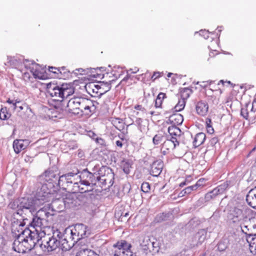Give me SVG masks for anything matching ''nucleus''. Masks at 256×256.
Instances as JSON below:
<instances>
[{"label": "nucleus", "instance_id": "nucleus-1", "mask_svg": "<svg viewBox=\"0 0 256 256\" xmlns=\"http://www.w3.org/2000/svg\"><path fill=\"white\" fill-rule=\"evenodd\" d=\"M42 188L44 190H46V192H42V191H40L38 188H37L34 198H20V210H18L16 214L22 216L23 214H26L28 212L32 214L40 206L49 202L50 200L48 199L49 192L46 186H43Z\"/></svg>", "mask_w": 256, "mask_h": 256}, {"label": "nucleus", "instance_id": "nucleus-2", "mask_svg": "<svg viewBox=\"0 0 256 256\" xmlns=\"http://www.w3.org/2000/svg\"><path fill=\"white\" fill-rule=\"evenodd\" d=\"M92 101L82 98H74L70 100L64 106L66 112L78 116L90 114L91 112Z\"/></svg>", "mask_w": 256, "mask_h": 256}, {"label": "nucleus", "instance_id": "nucleus-3", "mask_svg": "<svg viewBox=\"0 0 256 256\" xmlns=\"http://www.w3.org/2000/svg\"><path fill=\"white\" fill-rule=\"evenodd\" d=\"M48 93L54 98L53 100L56 102L54 108L59 112L64 110V100L74 93V88L70 84H63L60 86H54L51 88H48Z\"/></svg>", "mask_w": 256, "mask_h": 256}, {"label": "nucleus", "instance_id": "nucleus-4", "mask_svg": "<svg viewBox=\"0 0 256 256\" xmlns=\"http://www.w3.org/2000/svg\"><path fill=\"white\" fill-rule=\"evenodd\" d=\"M59 177V172L56 168H49L45 172L38 176L37 178V182L36 184V186L37 188H38L40 191L42 192H46V190H43V186H46L48 191L49 192L50 195L48 196V199L50 200L52 197V194L50 190L48 188V184L46 182H48L50 184H52V186H54L55 184L56 185Z\"/></svg>", "mask_w": 256, "mask_h": 256}, {"label": "nucleus", "instance_id": "nucleus-5", "mask_svg": "<svg viewBox=\"0 0 256 256\" xmlns=\"http://www.w3.org/2000/svg\"><path fill=\"white\" fill-rule=\"evenodd\" d=\"M54 215V214L48 211L47 208L44 206L37 211L35 215L33 216L28 226L34 229L36 232L41 230L42 228L46 226L49 217Z\"/></svg>", "mask_w": 256, "mask_h": 256}, {"label": "nucleus", "instance_id": "nucleus-6", "mask_svg": "<svg viewBox=\"0 0 256 256\" xmlns=\"http://www.w3.org/2000/svg\"><path fill=\"white\" fill-rule=\"evenodd\" d=\"M13 250L18 253H26L33 248L32 242L26 239L23 236L18 234L12 244Z\"/></svg>", "mask_w": 256, "mask_h": 256}, {"label": "nucleus", "instance_id": "nucleus-7", "mask_svg": "<svg viewBox=\"0 0 256 256\" xmlns=\"http://www.w3.org/2000/svg\"><path fill=\"white\" fill-rule=\"evenodd\" d=\"M39 244L42 249L44 248V250L48 252L54 251L60 247L59 242L53 233L52 236L44 233V236H41V243Z\"/></svg>", "mask_w": 256, "mask_h": 256}, {"label": "nucleus", "instance_id": "nucleus-8", "mask_svg": "<svg viewBox=\"0 0 256 256\" xmlns=\"http://www.w3.org/2000/svg\"><path fill=\"white\" fill-rule=\"evenodd\" d=\"M79 177L80 184L87 186H96V182L99 181L98 176L90 172L87 168L81 172Z\"/></svg>", "mask_w": 256, "mask_h": 256}, {"label": "nucleus", "instance_id": "nucleus-9", "mask_svg": "<svg viewBox=\"0 0 256 256\" xmlns=\"http://www.w3.org/2000/svg\"><path fill=\"white\" fill-rule=\"evenodd\" d=\"M114 247L117 248L114 256H136L130 250L131 244L124 240L118 242L114 245Z\"/></svg>", "mask_w": 256, "mask_h": 256}, {"label": "nucleus", "instance_id": "nucleus-10", "mask_svg": "<svg viewBox=\"0 0 256 256\" xmlns=\"http://www.w3.org/2000/svg\"><path fill=\"white\" fill-rule=\"evenodd\" d=\"M69 230L78 241L87 238L90 234V232L88 230V227L82 224H76L72 229H69Z\"/></svg>", "mask_w": 256, "mask_h": 256}, {"label": "nucleus", "instance_id": "nucleus-11", "mask_svg": "<svg viewBox=\"0 0 256 256\" xmlns=\"http://www.w3.org/2000/svg\"><path fill=\"white\" fill-rule=\"evenodd\" d=\"M98 176L99 181L102 180V183L106 184L108 182L110 183L111 181L114 178V173L112 169L106 166H102L99 170Z\"/></svg>", "mask_w": 256, "mask_h": 256}, {"label": "nucleus", "instance_id": "nucleus-12", "mask_svg": "<svg viewBox=\"0 0 256 256\" xmlns=\"http://www.w3.org/2000/svg\"><path fill=\"white\" fill-rule=\"evenodd\" d=\"M38 232H36L35 230H30L29 228H26L21 232L20 234L23 236L26 239H28V241L30 240L34 248L36 243L39 244L40 242H41V238H39L40 236Z\"/></svg>", "mask_w": 256, "mask_h": 256}, {"label": "nucleus", "instance_id": "nucleus-13", "mask_svg": "<svg viewBox=\"0 0 256 256\" xmlns=\"http://www.w3.org/2000/svg\"><path fill=\"white\" fill-rule=\"evenodd\" d=\"M79 172V171L76 170V172L74 170L72 172H70L66 174V176H68V178H66L67 180V186H69L70 184H74L78 185V183L74 181V177L76 176L78 173ZM78 186L79 188V190H84V192H81L82 193L84 192V193H88V195L92 197L94 196V194L92 193H90V192H92V188L88 190L87 188L86 190H84V188H80V186Z\"/></svg>", "mask_w": 256, "mask_h": 256}, {"label": "nucleus", "instance_id": "nucleus-14", "mask_svg": "<svg viewBox=\"0 0 256 256\" xmlns=\"http://www.w3.org/2000/svg\"><path fill=\"white\" fill-rule=\"evenodd\" d=\"M163 166L162 160H158L154 162L151 164L150 174L154 176H158L162 172Z\"/></svg>", "mask_w": 256, "mask_h": 256}, {"label": "nucleus", "instance_id": "nucleus-15", "mask_svg": "<svg viewBox=\"0 0 256 256\" xmlns=\"http://www.w3.org/2000/svg\"><path fill=\"white\" fill-rule=\"evenodd\" d=\"M64 200V206L66 208H73L77 206L78 204V198L72 194L66 195Z\"/></svg>", "mask_w": 256, "mask_h": 256}, {"label": "nucleus", "instance_id": "nucleus-16", "mask_svg": "<svg viewBox=\"0 0 256 256\" xmlns=\"http://www.w3.org/2000/svg\"><path fill=\"white\" fill-rule=\"evenodd\" d=\"M48 206L46 207L47 208L48 211L51 209L53 212H60L62 210V208L64 206V200L62 199H56L53 200L51 204H48Z\"/></svg>", "mask_w": 256, "mask_h": 256}, {"label": "nucleus", "instance_id": "nucleus-17", "mask_svg": "<svg viewBox=\"0 0 256 256\" xmlns=\"http://www.w3.org/2000/svg\"><path fill=\"white\" fill-rule=\"evenodd\" d=\"M196 113L200 116H205L207 114L208 110V105L204 100H200L196 104Z\"/></svg>", "mask_w": 256, "mask_h": 256}, {"label": "nucleus", "instance_id": "nucleus-18", "mask_svg": "<svg viewBox=\"0 0 256 256\" xmlns=\"http://www.w3.org/2000/svg\"><path fill=\"white\" fill-rule=\"evenodd\" d=\"M129 216V212L126 210L124 208L121 206L118 208H116L114 213V217L117 218L118 221L125 222L128 220V216Z\"/></svg>", "mask_w": 256, "mask_h": 256}, {"label": "nucleus", "instance_id": "nucleus-19", "mask_svg": "<svg viewBox=\"0 0 256 256\" xmlns=\"http://www.w3.org/2000/svg\"><path fill=\"white\" fill-rule=\"evenodd\" d=\"M246 201L250 206L256 209V186L248 192L246 196Z\"/></svg>", "mask_w": 256, "mask_h": 256}, {"label": "nucleus", "instance_id": "nucleus-20", "mask_svg": "<svg viewBox=\"0 0 256 256\" xmlns=\"http://www.w3.org/2000/svg\"><path fill=\"white\" fill-rule=\"evenodd\" d=\"M67 236H68L67 235ZM74 246V241L72 240H68V236L64 237L61 241L60 246L62 250L66 251L70 250Z\"/></svg>", "mask_w": 256, "mask_h": 256}, {"label": "nucleus", "instance_id": "nucleus-21", "mask_svg": "<svg viewBox=\"0 0 256 256\" xmlns=\"http://www.w3.org/2000/svg\"><path fill=\"white\" fill-rule=\"evenodd\" d=\"M173 218L171 212H164L158 214L154 218V222H162L164 221L170 220Z\"/></svg>", "mask_w": 256, "mask_h": 256}, {"label": "nucleus", "instance_id": "nucleus-22", "mask_svg": "<svg viewBox=\"0 0 256 256\" xmlns=\"http://www.w3.org/2000/svg\"><path fill=\"white\" fill-rule=\"evenodd\" d=\"M168 121L174 125H180L184 121L183 116L180 114H174L170 116ZM167 122L168 123V122Z\"/></svg>", "mask_w": 256, "mask_h": 256}, {"label": "nucleus", "instance_id": "nucleus-23", "mask_svg": "<svg viewBox=\"0 0 256 256\" xmlns=\"http://www.w3.org/2000/svg\"><path fill=\"white\" fill-rule=\"evenodd\" d=\"M26 140H16L13 143V148L16 153L18 154L22 150H24L26 146L24 144V142Z\"/></svg>", "mask_w": 256, "mask_h": 256}, {"label": "nucleus", "instance_id": "nucleus-24", "mask_svg": "<svg viewBox=\"0 0 256 256\" xmlns=\"http://www.w3.org/2000/svg\"><path fill=\"white\" fill-rule=\"evenodd\" d=\"M176 142H177V139L172 136L170 140H166L164 142L162 148L167 150H173L176 146Z\"/></svg>", "mask_w": 256, "mask_h": 256}, {"label": "nucleus", "instance_id": "nucleus-25", "mask_svg": "<svg viewBox=\"0 0 256 256\" xmlns=\"http://www.w3.org/2000/svg\"><path fill=\"white\" fill-rule=\"evenodd\" d=\"M206 136L203 132H199L196 135L194 139L193 142L194 146L195 148H197L202 144L205 140Z\"/></svg>", "mask_w": 256, "mask_h": 256}, {"label": "nucleus", "instance_id": "nucleus-26", "mask_svg": "<svg viewBox=\"0 0 256 256\" xmlns=\"http://www.w3.org/2000/svg\"><path fill=\"white\" fill-rule=\"evenodd\" d=\"M70 230H69V229L66 228L64 230V232H60L59 230H54L53 232L54 235V236L56 239L58 240V241L59 242V246H60V243L62 240L63 239V238H64V237H67V234L68 235H70Z\"/></svg>", "mask_w": 256, "mask_h": 256}, {"label": "nucleus", "instance_id": "nucleus-27", "mask_svg": "<svg viewBox=\"0 0 256 256\" xmlns=\"http://www.w3.org/2000/svg\"><path fill=\"white\" fill-rule=\"evenodd\" d=\"M230 184V181H226L222 184L218 186L216 188H214V194H218L224 193L226 190L229 188Z\"/></svg>", "mask_w": 256, "mask_h": 256}, {"label": "nucleus", "instance_id": "nucleus-28", "mask_svg": "<svg viewBox=\"0 0 256 256\" xmlns=\"http://www.w3.org/2000/svg\"><path fill=\"white\" fill-rule=\"evenodd\" d=\"M230 215L238 220H241L243 218V212L242 209L235 207L230 211Z\"/></svg>", "mask_w": 256, "mask_h": 256}, {"label": "nucleus", "instance_id": "nucleus-29", "mask_svg": "<svg viewBox=\"0 0 256 256\" xmlns=\"http://www.w3.org/2000/svg\"><path fill=\"white\" fill-rule=\"evenodd\" d=\"M206 232L204 229L200 230L196 234L195 236L198 238L197 246L201 244L206 238Z\"/></svg>", "mask_w": 256, "mask_h": 256}, {"label": "nucleus", "instance_id": "nucleus-30", "mask_svg": "<svg viewBox=\"0 0 256 256\" xmlns=\"http://www.w3.org/2000/svg\"><path fill=\"white\" fill-rule=\"evenodd\" d=\"M113 81L110 80L108 82H101V90L100 91V96H102L109 91L111 89V82Z\"/></svg>", "mask_w": 256, "mask_h": 256}, {"label": "nucleus", "instance_id": "nucleus-31", "mask_svg": "<svg viewBox=\"0 0 256 256\" xmlns=\"http://www.w3.org/2000/svg\"><path fill=\"white\" fill-rule=\"evenodd\" d=\"M192 90L189 88H183L180 90V94L182 100H186L188 98Z\"/></svg>", "mask_w": 256, "mask_h": 256}, {"label": "nucleus", "instance_id": "nucleus-32", "mask_svg": "<svg viewBox=\"0 0 256 256\" xmlns=\"http://www.w3.org/2000/svg\"><path fill=\"white\" fill-rule=\"evenodd\" d=\"M168 132L171 136H178L180 135L182 132L176 126V125H172L168 128Z\"/></svg>", "mask_w": 256, "mask_h": 256}, {"label": "nucleus", "instance_id": "nucleus-33", "mask_svg": "<svg viewBox=\"0 0 256 256\" xmlns=\"http://www.w3.org/2000/svg\"><path fill=\"white\" fill-rule=\"evenodd\" d=\"M68 176H66V174H63L62 176H59L56 185H58L59 186H62V188L67 186L68 183L66 178H68Z\"/></svg>", "mask_w": 256, "mask_h": 256}, {"label": "nucleus", "instance_id": "nucleus-34", "mask_svg": "<svg viewBox=\"0 0 256 256\" xmlns=\"http://www.w3.org/2000/svg\"><path fill=\"white\" fill-rule=\"evenodd\" d=\"M148 246H150L152 252H158L159 251V242L156 240L155 242H151L149 239Z\"/></svg>", "mask_w": 256, "mask_h": 256}, {"label": "nucleus", "instance_id": "nucleus-35", "mask_svg": "<svg viewBox=\"0 0 256 256\" xmlns=\"http://www.w3.org/2000/svg\"><path fill=\"white\" fill-rule=\"evenodd\" d=\"M6 102L10 104V108L14 111L17 108V106H18V104H20L21 102L18 100H12L10 98H8L6 100Z\"/></svg>", "mask_w": 256, "mask_h": 256}, {"label": "nucleus", "instance_id": "nucleus-36", "mask_svg": "<svg viewBox=\"0 0 256 256\" xmlns=\"http://www.w3.org/2000/svg\"><path fill=\"white\" fill-rule=\"evenodd\" d=\"M121 166L122 167L124 173L126 174L130 173V164L128 160H123L121 162Z\"/></svg>", "mask_w": 256, "mask_h": 256}, {"label": "nucleus", "instance_id": "nucleus-37", "mask_svg": "<svg viewBox=\"0 0 256 256\" xmlns=\"http://www.w3.org/2000/svg\"><path fill=\"white\" fill-rule=\"evenodd\" d=\"M80 253L81 256H100L94 251L88 249H84L80 250Z\"/></svg>", "mask_w": 256, "mask_h": 256}, {"label": "nucleus", "instance_id": "nucleus-38", "mask_svg": "<svg viewBox=\"0 0 256 256\" xmlns=\"http://www.w3.org/2000/svg\"><path fill=\"white\" fill-rule=\"evenodd\" d=\"M20 198L14 200V202H10L8 204V207L12 210H16L18 212V210H20V205L19 204Z\"/></svg>", "mask_w": 256, "mask_h": 256}, {"label": "nucleus", "instance_id": "nucleus-39", "mask_svg": "<svg viewBox=\"0 0 256 256\" xmlns=\"http://www.w3.org/2000/svg\"><path fill=\"white\" fill-rule=\"evenodd\" d=\"M10 114L8 112L7 108L6 107L2 108L0 110V119L2 120H5L8 119Z\"/></svg>", "mask_w": 256, "mask_h": 256}, {"label": "nucleus", "instance_id": "nucleus-40", "mask_svg": "<svg viewBox=\"0 0 256 256\" xmlns=\"http://www.w3.org/2000/svg\"><path fill=\"white\" fill-rule=\"evenodd\" d=\"M164 138V136L162 134H157L153 138L152 142L154 145H158L162 142Z\"/></svg>", "mask_w": 256, "mask_h": 256}, {"label": "nucleus", "instance_id": "nucleus-41", "mask_svg": "<svg viewBox=\"0 0 256 256\" xmlns=\"http://www.w3.org/2000/svg\"><path fill=\"white\" fill-rule=\"evenodd\" d=\"M186 101L184 100H180L178 103L174 107L176 112H180L182 110L185 106Z\"/></svg>", "mask_w": 256, "mask_h": 256}, {"label": "nucleus", "instance_id": "nucleus-42", "mask_svg": "<svg viewBox=\"0 0 256 256\" xmlns=\"http://www.w3.org/2000/svg\"><path fill=\"white\" fill-rule=\"evenodd\" d=\"M246 234L248 235L247 241L250 242V244H256V234H248L246 232Z\"/></svg>", "mask_w": 256, "mask_h": 256}, {"label": "nucleus", "instance_id": "nucleus-43", "mask_svg": "<svg viewBox=\"0 0 256 256\" xmlns=\"http://www.w3.org/2000/svg\"><path fill=\"white\" fill-rule=\"evenodd\" d=\"M206 123L208 132L210 134H213L214 132V130L212 127V122L211 119L209 118H206Z\"/></svg>", "mask_w": 256, "mask_h": 256}, {"label": "nucleus", "instance_id": "nucleus-44", "mask_svg": "<svg viewBox=\"0 0 256 256\" xmlns=\"http://www.w3.org/2000/svg\"><path fill=\"white\" fill-rule=\"evenodd\" d=\"M228 243L226 241L222 240L218 244V249L220 252H224L228 248Z\"/></svg>", "mask_w": 256, "mask_h": 256}, {"label": "nucleus", "instance_id": "nucleus-45", "mask_svg": "<svg viewBox=\"0 0 256 256\" xmlns=\"http://www.w3.org/2000/svg\"><path fill=\"white\" fill-rule=\"evenodd\" d=\"M214 189L206 194L204 197L206 201H209L218 195L217 194H214Z\"/></svg>", "mask_w": 256, "mask_h": 256}, {"label": "nucleus", "instance_id": "nucleus-46", "mask_svg": "<svg viewBox=\"0 0 256 256\" xmlns=\"http://www.w3.org/2000/svg\"><path fill=\"white\" fill-rule=\"evenodd\" d=\"M141 190L144 192H148L150 190V184L147 182H144L142 184Z\"/></svg>", "mask_w": 256, "mask_h": 256}, {"label": "nucleus", "instance_id": "nucleus-47", "mask_svg": "<svg viewBox=\"0 0 256 256\" xmlns=\"http://www.w3.org/2000/svg\"><path fill=\"white\" fill-rule=\"evenodd\" d=\"M148 242L149 239L146 240V241L144 240L143 242L140 244V246L142 247L143 250L146 251L148 250L150 252H152L150 246H148Z\"/></svg>", "mask_w": 256, "mask_h": 256}, {"label": "nucleus", "instance_id": "nucleus-48", "mask_svg": "<svg viewBox=\"0 0 256 256\" xmlns=\"http://www.w3.org/2000/svg\"><path fill=\"white\" fill-rule=\"evenodd\" d=\"M199 32L200 36H203L205 39H208L209 37V34L210 32L208 30H202L199 31V32H196L195 34Z\"/></svg>", "mask_w": 256, "mask_h": 256}, {"label": "nucleus", "instance_id": "nucleus-49", "mask_svg": "<svg viewBox=\"0 0 256 256\" xmlns=\"http://www.w3.org/2000/svg\"><path fill=\"white\" fill-rule=\"evenodd\" d=\"M240 114L244 118L248 120V113L246 108H242L240 110Z\"/></svg>", "mask_w": 256, "mask_h": 256}, {"label": "nucleus", "instance_id": "nucleus-50", "mask_svg": "<svg viewBox=\"0 0 256 256\" xmlns=\"http://www.w3.org/2000/svg\"><path fill=\"white\" fill-rule=\"evenodd\" d=\"M192 180L191 176H188L186 178L185 180L183 182H182L180 184V187H183L184 186L187 185L188 184H189Z\"/></svg>", "mask_w": 256, "mask_h": 256}, {"label": "nucleus", "instance_id": "nucleus-51", "mask_svg": "<svg viewBox=\"0 0 256 256\" xmlns=\"http://www.w3.org/2000/svg\"><path fill=\"white\" fill-rule=\"evenodd\" d=\"M96 142L102 146H106V141L101 138L96 137Z\"/></svg>", "mask_w": 256, "mask_h": 256}, {"label": "nucleus", "instance_id": "nucleus-52", "mask_svg": "<svg viewBox=\"0 0 256 256\" xmlns=\"http://www.w3.org/2000/svg\"><path fill=\"white\" fill-rule=\"evenodd\" d=\"M48 70L50 72H53L54 74H58V72H60V73L62 74V71H60V68L53 66H49Z\"/></svg>", "mask_w": 256, "mask_h": 256}, {"label": "nucleus", "instance_id": "nucleus-53", "mask_svg": "<svg viewBox=\"0 0 256 256\" xmlns=\"http://www.w3.org/2000/svg\"><path fill=\"white\" fill-rule=\"evenodd\" d=\"M218 142V138L217 137H214L210 140L209 144L210 146H214Z\"/></svg>", "mask_w": 256, "mask_h": 256}, {"label": "nucleus", "instance_id": "nucleus-54", "mask_svg": "<svg viewBox=\"0 0 256 256\" xmlns=\"http://www.w3.org/2000/svg\"><path fill=\"white\" fill-rule=\"evenodd\" d=\"M186 192L187 194H190L191 193L192 191L196 190H197V188H196V186L193 185L191 186H188L186 187Z\"/></svg>", "mask_w": 256, "mask_h": 256}, {"label": "nucleus", "instance_id": "nucleus-55", "mask_svg": "<svg viewBox=\"0 0 256 256\" xmlns=\"http://www.w3.org/2000/svg\"><path fill=\"white\" fill-rule=\"evenodd\" d=\"M70 235H68V240H72V241H74V244L77 243L78 240L76 239L74 237V235L72 234V232H69Z\"/></svg>", "mask_w": 256, "mask_h": 256}, {"label": "nucleus", "instance_id": "nucleus-56", "mask_svg": "<svg viewBox=\"0 0 256 256\" xmlns=\"http://www.w3.org/2000/svg\"><path fill=\"white\" fill-rule=\"evenodd\" d=\"M204 180V179H200L196 183L194 184L196 188L198 189V187L202 186H203L202 182Z\"/></svg>", "mask_w": 256, "mask_h": 256}, {"label": "nucleus", "instance_id": "nucleus-57", "mask_svg": "<svg viewBox=\"0 0 256 256\" xmlns=\"http://www.w3.org/2000/svg\"><path fill=\"white\" fill-rule=\"evenodd\" d=\"M101 82H100L99 84L94 85V88H96V94L100 93V91L101 90V86H102Z\"/></svg>", "mask_w": 256, "mask_h": 256}, {"label": "nucleus", "instance_id": "nucleus-58", "mask_svg": "<svg viewBox=\"0 0 256 256\" xmlns=\"http://www.w3.org/2000/svg\"><path fill=\"white\" fill-rule=\"evenodd\" d=\"M142 120L141 118H137L136 122L138 125V128L140 130L142 128Z\"/></svg>", "mask_w": 256, "mask_h": 256}, {"label": "nucleus", "instance_id": "nucleus-59", "mask_svg": "<svg viewBox=\"0 0 256 256\" xmlns=\"http://www.w3.org/2000/svg\"><path fill=\"white\" fill-rule=\"evenodd\" d=\"M166 98V94L163 92H160L156 97L157 99H159L160 100H162Z\"/></svg>", "mask_w": 256, "mask_h": 256}, {"label": "nucleus", "instance_id": "nucleus-60", "mask_svg": "<svg viewBox=\"0 0 256 256\" xmlns=\"http://www.w3.org/2000/svg\"><path fill=\"white\" fill-rule=\"evenodd\" d=\"M162 100H160L159 99L156 98L155 100V106L156 108H160L162 106Z\"/></svg>", "mask_w": 256, "mask_h": 256}, {"label": "nucleus", "instance_id": "nucleus-61", "mask_svg": "<svg viewBox=\"0 0 256 256\" xmlns=\"http://www.w3.org/2000/svg\"><path fill=\"white\" fill-rule=\"evenodd\" d=\"M88 135L90 137L92 138L93 140H96V138L98 137L95 133L92 131H90L88 132Z\"/></svg>", "mask_w": 256, "mask_h": 256}, {"label": "nucleus", "instance_id": "nucleus-62", "mask_svg": "<svg viewBox=\"0 0 256 256\" xmlns=\"http://www.w3.org/2000/svg\"><path fill=\"white\" fill-rule=\"evenodd\" d=\"M186 194H187V193L186 192V189L184 188L179 193V194H178V196L182 197L184 196Z\"/></svg>", "mask_w": 256, "mask_h": 256}, {"label": "nucleus", "instance_id": "nucleus-63", "mask_svg": "<svg viewBox=\"0 0 256 256\" xmlns=\"http://www.w3.org/2000/svg\"><path fill=\"white\" fill-rule=\"evenodd\" d=\"M134 108L142 111H144L145 110L144 108H143L141 105H136L134 106Z\"/></svg>", "mask_w": 256, "mask_h": 256}, {"label": "nucleus", "instance_id": "nucleus-64", "mask_svg": "<svg viewBox=\"0 0 256 256\" xmlns=\"http://www.w3.org/2000/svg\"><path fill=\"white\" fill-rule=\"evenodd\" d=\"M159 76H160V73L158 72H154V74H153V75L152 76V78H154V80H155L156 78H158Z\"/></svg>", "mask_w": 256, "mask_h": 256}]
</instances>
